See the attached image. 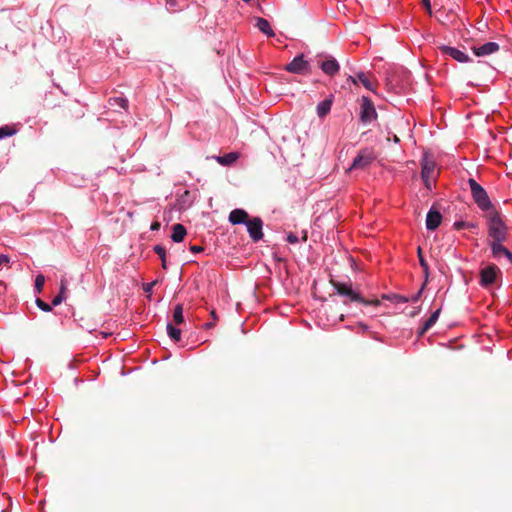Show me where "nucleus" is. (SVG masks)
<instances>
[{
    "label": "nucleus",
    "mask_w": 512,
    "mask_h": 512,
    "mask_svg": "<svg viewBox=\"0 0 512 512\" xmlns=\"http://www.w3.org/2000/svg\"><path fill=\"white\" fill-rule=\"evenodd\" d=\"M441 309H437L431 314V316L425 321L422 328L419 331V337L423 336L438 320Z\"/></svg>",
    "instance_id": "obj_17"
},
{
    "label": "nucleus",
    "mask_w": 512,
    "mask_h": 512,
    "mask_svg": "<svg viewBox=\"0 0 512 512\" xmlns=\"http://www.w3.org/2000/svg\"><path fill=\"white\" fill-rule=\"evenodd\" d=\"M66 291H67V281L66 279H61L60 282V291L58 295H56L52 300V305L57 306L62 303L66 299Z\"/></svg>",
    "instance_id": "obj_20"
},
{
    "label": "nucleus",
    "mask_w": 512,
    "mask_h": 512,
    "mask_svg": "<svg viewBox=\"0 0 512 512\" xmlns=\"http://www.w3.org/2000/svg\"><path fill=\"white\" fill-rule=\"evenodd\" d=\"M173 321L175 324L180 325L185 322L183 315V305L177 304L173 311Z\"/></svg>",
    "instance_id": "obj_22"
},
{
    "label": "nucleus",
    "mask_w": 512,
    "mask_h": 512,
    "mask_svg": "<svg viewBox=\"0 0 512 512\" xmlns=\"http://www.w3.org/2000/svg\"><path fill=\"white\" fill-rule=\"evenodd\" d=\"M36 305L44 312H50L52 310V306L44 302L42 299H36Z\"/></svg>",
    "instance_id": "obj_28"
},
{
    "label": "nucleus",
    "mask_w": 512,
    "mask_h": 512,
    "mask_svg": "<svg viewBox=\"0 0 512 512\" xmlns=\"http://www.w3.org/2000/svg\"><path fill=\"white\" fill-rule=\"evenodd\" d=\"M45 284V277L42 274L36 276L35 279V290L37 293H41Z\"/></svg>",
    "instance_id": "obj_27"
},
{
    "label": "nucleus",
    "mask_w": 512,
    "mask_h": 512,
    "mask_svg": "<svg viewBox=\"0 0 512 512\" xmlns=\"http://www.w3.org/2000/svg\"><path fill=\"white\" fill-rule=\"evenodd\" d=\"M395 299L396 302L398 303H406L409 301V298H406L405 296H401V295H394L393 297Z\"/></svg>",
    "instance_id": "obj_35"
},
{
    "label": "nucleus",
    "mask_w": 512,
    "mask_h": 512,
    "mask_svg": "<svg viewBox=\"0 0 512 512\" xmlns=\"http://www.w3.org/2000/svg\"><path fill=\"white\" fill-rule=\"evenodd\" d=\"M211 317L213 318V320L216 322L218 320V317L216 315V312L215 310H212L211 313H210Z\"/></svg>",
    "instance_id": "obj_45"
},
{
    "label": "nucleus",
    "mask_w": 512,
    "mask_h": 512,
    "mask_svg": "<svg viewBox=\"0 0 512 512\" xmlns=\"http://www.w3.org/2000/svg\"><path fill=\"white\" fill-rule=\"evenodd\" d=\"M332 100L325 99L317 105V115L320 118L325 117L331 110Z\"/></svg>",
    "instance_id": "obj_21"
},
{
    "label": "nucleus",
    "mask_w": 512,
    "mask_h": 512,
    "mask_svg": "<svg viewBox=\"0 0 512 512\" xmlns=\"http://www.w3.org/2000/svg\"><path fill=\"white\" fill-rule=\"evenodd\" d=\"M423 272L425 274L426 277H428V274H429V266L427 265V269H423Z\"/></svg>",
    "instance_id": "obj_47"
},
{
    "label": "nucleus",
    "mask_w": 512,
    "mask_h": 512,
    "mask_svg": "<svg viewBox=\"0 0 512 512\" xmlns=\"http://www.w3.org/2000/svg\"><path fill=\"white\" fill-rule=\"evenodd\" d=\"M488 232L492 241H505L507 228L503 223L499 213L494 209L488 212Z\"/></svg>",
    "instance_id": "obj_1"
},
{
    "label": "nucleus",
    "mask_w": 512,
    "mask_h": 512,
    "mask_svg": "<svg viewBox=\"0 0 512 512\" xmlns=\"http://www.w3.org/2000/svg\"><path fill=\"white\" fill-rule=\"evenodd\" d=\"M359 325H360L361 329H366L367 328V326L365 324H363V323H360Z\"/></svg>",
    "instance_id": "obj_50"
},
{
    "label": "nucleus",
    "mask_w": 512,
    "mask_h": 512,
    "mask_svg": "<svg viewBox=\"0 0 512 512\" xmlns=\"http://www.w3.org/2000/svg\"><path fill=\"white\" fill-rule=\"evenodd\" d=\"M285 70L295 74H308L311 72L310 64L304 59L303 55L295 57L289 64L285 66Z\"/></svg>",
    "instance_id": "obj_6"
},
{
    "label": "nucleus",
    "mask_w": 512,
    "mask_h": 512,
    "mask_svg": "<svg viewBox=\"0 0 512 512\" xmlns=\"http://www.w3.org/2000/svg\"><path fill=\"white\" fill-rule=\"evenodd\" d=\"M167 9L170 11H175V7L177 5L176 0H166Z\"/></svg>",
    "instance_id": "obj_33"
},
{
    "label": "nucleus",
    "mask_w": 512,
    "mask_h": 512,
    "mask_svg": "<svg viewBox=\"0 0 512 512\" xmlns=\"http://www.w3.org/2000/svg\"><path fill=\"white\" fill-rule=\"evenodd\" d=\"M320 67H321L322 71L329 76H334L335 74L338 73V71L340 69L339 63L336 61L335 58H332V57H329L328 59L323 61L320 64Z\"/></svg>",
    "instance_id": "obj_13"
},
{
    "label": "nucleus",
    "mask_w": 512,
    "mask_h": 512,
    "mask_svg": "<svg viewBox=\"0 0 512 512\" xmlns=\"http://www.w3.org/2000/svg\"><path fill=\"white\" fill-rule=\"evenodd\" d=\"M467 183L470 187L472 198L477 206L483 211L490 212L494 210L486 190L474 178H469Z\"/></svg>",
    "instance_id": "obj_2"
},
{
    "label": "nucleus",
    "mask_w": 512,
    "mask_h": 512,
    "mask_svg": "<svg viewBox=\"0 0 512 512\" xmlns=\"http://www.w3.org/2000/svg\"><path fill=\"white\" fill-rule=\"evenodd\" d=\"M375 160V155L368 149L361 150L358 155L354 158L348 171L352 170H364L370 166Z\"/></svg>",
    "instance_id": "obj_3"
},
{
    "label": "nucleus",
    "mask_w": 512,
    "mask_h": 512,
    "mask_svg": "<svg viewBox=\"0 0 512 512\" xmlns=\"http://www.w3.org/2000/svg\"><path fill=\"white\" fill-rule=\"evenodd\" d=\"M376 118L377 112L373 102L368 97L363 96L361 99L360 120L363 123H371Z\"/></svg>",
    "instance_id": "obj_5"
},
{
    "label": "nucleus",
    "mask_w": 512,
    "mask_h": 512,
    "mask_svg": "<svg viewBox=\"0 0 512 512\" xmlns=\"http://www.w3.org/2000/svg\"><path fill=\"white\" fill-rule=\"evenodd\" d=\"M155 284H156V282H155V281H154V282H151V283L146 284V285H145V287H144V290H145L146 292H150V291H151V289H152V287H153Z\"/></svg>",
    "instance_id": "obj_42"
},
{
    "label": "nucleus",
    "mask_w": 512,
    "mask_h": 512,
    "mask_svg": "<svg viewBox=\"0 0 512 512\" xmlns=\"http://www.w3.org/2000/svg\"><path fill=\"white\" fill-rule=\"evenodd\" d=\"M423 5L425 6L426 10L431 14V4L430 0H422Z\"/></svg>",
    "instance_id": "obj_40"
},
{
    "label": "nucleus",
    "mask_w": 512,
    "mask_h": 512,
    "mask_svg": "<svg viewBox=\"0 0 512 512\" xmlns=\"http://www.w3.org/2000/svg\"><path fill=\"white\" fill-rule=\"evenodd\" d=\"M468 227V223L464 222V221H457L454 223V228L456 230H461V229H464Z\"/></svg>",
    "instance_id": "obj_32"
},
{
    "label": "nucleus",
    "mask_w": 512,
    "mask_h": 512,
    "mask_svg": "<svg viewBox=\"0 0 512 512\" xmlns=\"http://www.w3.org/2000/svg\"><path fill=\"white\" fill-rule=\"evenodd\" d=\"M500 273V269L494 265L491 264L487 266L486 268L482 269L480 272V284L484 287H487L491 284H493L497 278V275Z\"/></svg>",
    "instance_id": "obj_8"
},
{
    "label": "nucleus",
    "mask_w": 512,
    "mask_h": 512,
    "mask_svg": "<svg viewBox=\"0 0 512 512\" xmlns=\"http://www.w3.org/2000/svg\"><path fill=\"white\" fill-rule=\"evenodd\" d=\"M247 231L249 233L250 238L254 242H258L263 237L262 227L263 222L261 218L254 217L252 219L249 218V220L246 223Z\"/></svg>",
    "instance_id": "obj_7"
},
{
    "label": "nucleus",
    "mask_w": 512,
    "mask_h": 512,
    "mask_svg": "<svg viewBox=\"0 0 512 512\" xmlns=\"http://www.w3.org/2000/svg\"><path fill=\"white\" fill-rule=\"evenodd\" d=\"M161 261H162V268L167 269L166 258H164V260H161Z\"/></svg>",
    "instance_id": "obj_46"
},
{
    "label": "nucleus",
    "mask_w": 512,
    "mask_h": 512,
    "mask_svg": "<svg viewBox=\"0 0 512 512\" xmlns=\"http://www.w3.org/2000/svg\"><path fill=\"white\" fill-rule=\"evenodd\" d=\"M417 254H418L420 266L422 267V269H427V264L428 263H427V261L425 260L423 254H422L421 247H418Z\"/></svg>",
    "instance_id": "obj_30"
},
{
    "label": "nucleus",
    "mask_w": 512,
    "mask_h": 512,
    "mask_svg": "<svg viewBox=\"0 0 512 512\" xmlns=\"http://www.w3.org/2000/svg\"><path fill=\"white\" fill-rule=\"evenodd\" d=\"M503 241H492L490 243L493 256L496 258L501 257L502 255L506 256L510 261H512V254L511 252L504 247L501 243Z\"/></svg>",
    "instance_id": "obj_14"
},
{
    "label": "nucleus",
    "mask_w": 512,
    "mask_h": 512,
    "mask_svg": "<svg viewBox=\"0 0 512 512\" xmlns=\"http://www.w3.org/2000/svg\"><path fill=\"white\" fill-rule=\"evenodd\" d=\"M204 250V248L202 246H198V245H192L190 246V251L192 253H200Z\"/></svg>",
    "instance_id": "obj_36"
},
{
    "label": "nucleus",
    "mask_w": 512,
    "mask_h": 512,
    "mask_svg": "<svg viewBox=\"0 0 512 512\" xmlns=\"http://www.w3.org/2000/svg\"><path fill=\"white\" fill-rule=\"evenodd\" d=\"M330 283L340 296L347 297L352 302L363 301L361 295L352 289L351 284L336 281L334 279H331Z\"/></svg>",
    "instance_id": "obj_4"
},
{
    "label": "nucleus",
    "mask_w": 512,
    "mask_h": 512,
    "mask_svg": "<svg viewBox=\"0 0 512 512\" xmlns=\"http://www.w3.org/2000/svg\"><path fill=\"white\" fill-rule=\"evenodd\" d=\"M255 26L265 35L268 37H273L275 34L273 30L271 29L270 23L265 19L261 17H257Z\"/></svg>",
    "instance_id": "obj_18"
},
{
    "label": "nucleus",
    "mask_w": 512,
    "mask_h": 512,
    "mask_svg": "<svg viewBox=\"0 0 512 512\" xmlns=\"http://www.w3.org/2000/svg\"><path fill=\"white\" fill-rule=\"evenodd\" d=\"M427 189L432 188V178H422Z\"/></svg>",
    "instance_id": "obj_38"
},
{
    "label": "nucleus",
    "mask_w": 512,
    "mask_h": 512,
    "mask_svg": "<svg viewBox=\"0 0 512 512\" xmlns=\"http://www.w3.org/2000/svg\"><path fill=\"white\" fill-rule=\"evenodd\" d=\"M302 240H303V241H306V240H307V233H306V232H304V233H303Z\"/></svg>",
    "instance_id": "obj_49"
},
{
    "label": "nucleus",
    "mask_w": 512,
    "mask_h": 512,
    "mask_svg": "<svg viewBox=\"0 0 512 512\" xmlns=\"http://www.w3.org/2000/svg\"><path fill=\"white\" fill-rule=\"evenodd\" d=\"M109 103L111 106H119L123 109L128 106V100L122 96L110 98Z\"/></svg>",
    "instance_id": "obj_25"
},
{
    "label": "nucleus",
    "mask_w": 512,
    "mask_h": 512,
    "mask_svg": "<svg viewBox=\"0 0 512 512\" xmlns=\"http://www.w3.org/2000/svg\"><path fill=\"white\" fill-rule=\"evenodd\" d=\"M228 220L233 225L245 224L249 220V214L244 209H234L229 213Z\"/></svg>",
    "instance_id": "obj_12"
},
{
    "label": "nucleus",
    "mask_w": 512,
    "mask_h": 512,
    "mask_svg": "<svg viewBox=\"0 0 512 512\" xmlns=\"http://www.w3.org/2000/svg\"><path fill=\"white\" fill-rule=\"evenodd\" d=\"M160 226H161V225H160V223H159V222H157V221H155V222H153V223L151 224L150 229H151L152 231H157V230H159V229H160Z\"/></svg>",
    "instance_id": "obj_41"
},
{
    "label": "nucleus",
    "mask_w": 512,
    "mask_h": 512,
    "mask_svg": "<svg viewBox=\"0 0 512 512\" xmlns=\"http://www.w3.org/2000/svg\"><path fill=\"white\" fill-rule=\"evenodd\" d=\"M287 241H288L289 243H291V244H295V243H298V242H299V239H298V237H297L295 234L290 233V234H288V236H287Z\"/></svg>",
    "instance_id": "obj_34"
},
{
    "label": "nucleus",
    "mask_w": 512,
    "mask_h": 512,
    "mask_svg": "<svg viewBox=\"0 0 512 512\" xmlns=\"http://www.w3.org/2000/svg\"><path fill=\"white\" fill-rule=\"evenodd\" d=\"M393 141H394L395 143H398V142L400 141V139L398 138V136H397V135H393Z\"/></svg>",
    "instance_id": "obj_48"
},
{
    "label": "nucleus",
    "mask_w": 512,
    "mask_h": 512,
    "mask_svg": "<svg viewBox=\"0 0 512 512\" xmlns=\"http://www.w3.org/2000/svg\"><path fill=\"white\" fill-rule=\"evenodd\" d=\"M474 54L478 57L493 54L499 50V45L496 42H487L479 47L472 48Z\"/></svg>",
    "instance_id": "obj_11"
},
{
    "label": "nucleus",
    "mask_w": 512,
    "mask_h": 512,
    "mask_svg": "<svg viewBox=\"0 0 512 512\" xmlns=\"http://www.w3.org/2000/svg\"><path fill=\"white\" fill-rule=\"evenodd\" d=\"M17 130L13 126H2L0 127V139H3L4 137L13 136L16 134Z\"/></svg>",
    "instance_id": "obj_26"
},
{
    "label": "nucleus",
    "mask_w": 512,
    "mask_h": 512,
    "mask_svg": "<svg viewBox=\"0 0 512 512\" xmlns=\"http://www.w3.org/2000/svg\"><path fill=\"white\" fill-rule=\"evenodd\" d=\"M167 333L169 337L174 340L175 342L180 341L181 339V330L174 327L172 323L167 324Z\"/></svg>",
    "instance_id": "obj_23"
},
{
    "label": "nucleus",
    "mask_w": 512,
    "mask_h": 512,
    "mask_svg": "<svg viewBox=\"0 0 512 512\" xmlns=\"http://www.w3.org/2000/svg\"><path fill=\"white\" fill-rule=\"evenodd\" d=\"M442 221V215L438 210L431 208L426 216V228L428 230H435L439 227Z\"/></svg>",
    "instance_id": "obj_10"
},
{
    "label": "nucleus",
    "mask_w": 512,
    "mask_h": 512,
    "mask_svg": "<svg viewBox=\"0 0 512 512\" xmlns=\"http://www.w3.org/2000/svg\"><path fill=\"white\" fill-rule=\"evenodd\" d=\"M422 178H433L435 172V162L433 160L428 159L427 157L423 158L421 162Z\"/></svg>",
    "instance_id": "obj_15"
},
{
    "label": "nucleus",
    "mask_w": 512,
    "mask_h": 512,
    "mask_svg": "<svg viewBox=\"0 0 512 512\" xmlns=\"http://www.w3.org/2000/svg\"><path fill=\"white\" fill-rule=\"evenodd\" d=\"M213 158L222 166H230L239 158V153L230 152L223 156H214Z\"/></svg>",
    "instance_id": "obj_16"
},
{
    "label": "nucleus",
    "mask_w": 512,
    "mask_h": 512,
    "mask_svg": "<svg viewBox=\"0 0 512 512\" xmlns=\"http://www.w3.org/2000/svg\"><path fill=\"white\" fill-rule=\"evenodd\" d=\"M9 263V258L8 256L6 255H0V266L3 265V264H8Z\"/></svg>",
    "instance_id": "obj_39"
},
{
    "label": "nucleus",
    "mask_w": 512,
    "mask_h": 512,
    "mask_svg": "<svg viewBox=\"0 0 512 512\" xmlns=\"http://www.w3.org/2000/svg\"><path fill=\"white\" fill-rule=\"evenodd\" d=\"M172 230L173 232L171 235V239L177 243L183 241L184 237L187 234L186 228L182 224L178 223L173 225Z\"/></svg>",
    "instance_id": "obj_19"
},
{
    "label": "nucleus",
    "mask_w": 512,
    "mask_h": 512,
    "mask_svg": "<svg viewBox=\"0 0 512 512\" xmlns=\"http://www.w3.org/2000/svg\"><path fill=\"white\" fill-rule=\"evenodd\" d=\"M214 326H215V321H213V322H208V323H206V324H205V328H206V329H210V328H212V327H214Z\"/></svg>",
    "instance_id": "obj_44"
},
{
    "label": "nucleus",
    "mask_w": 512,
    "mask_h": 512,
    "mask_svg": "<svg viewBox=\"0 0 512 512\" xmlns=\"http://www.w3.org/2000/svg\"><path fill=\"white\" fill-rule=\"evenodd\" d=\"M153 250L161 260H164V258H166V249L162 245H156Z\"/></svg>",
    "instance_id": "obj_29"
},
{
    "label": "nucleus",
    "mask_w": 512,
    "mask_h": 512,
    "mask_svg": "<svg viewBox=\"0 0 512 512\" xmlns=\"http://www.w3.org/2000/svg\"><path fill=\"white\" fill-rule=\"evenodd\" d=\"M357 81H358V79H356V78H354V77H352V76H349V77L347 78V82H351V83H353V84H355V85H357Z\"/></svg>",
    "instance_id": "obj_43"
},
{
    "label": "nucleus",
    "mask_w": 512,
    "mask_h": 512,
    "mask_svg": "<svg viewBox=\"0 0 512 512\" xmlns=\"http://www.w3.org/2000/svg\"><path fill=\"white\" fill-rule=\"evenodd\" d=\"M439 50L443 54L449 55L450 57H452L453 59H455L456 61H458L460 63H465L470 60V58L467 54H465L463 51H461L457 48H454V47L442 45L439 47Z\"/></svg>",
    "instance_id": "obj_9"
},
{
    "label": "nucleus",
    "mask_w": 512,
    "mask_h": 512,
    "mask_svg": "<svg viewBox=\"0 0 512 512\" xmlns=\"http://www.w3.org/2000/svg\"><path fill=\"white\" fill-rule=\"evenodd\" d=\"M359 303H362L364 305H373V306H379L380 305V301L378 299H375V300H365L363 298V301H359Z\"/></svg>",
    "instance_id": "obj_31"
},
{
    "label": "nucleus",
    "mask_w": 512,
    "mask_h": 512,
    "mask_svg": "<svg viewBox=\"0 0 512 512\" xmlns=\"http://www.w3.org/2000/svg\"><path fill=\"white\" fill-rule=\"evenodd\" d=\"M357 79H358V81H360L363 84V86L366 89H368L370 91H374L373 83L369 80V78L367 77V75L364 72L358 73Z\"/></svg>",
    "instance_id": "obj_24"
},
{
    "label": "nucleus",
    "mask_w": 512,
    "mask_h": 512,
    "mask_svg": "<svg viewBox=\"0 0 512 512\" xmlns=\"http://www.w3.org/2000/svg\"><path fill=\"white\" fill-rule=\"evenodd\" d=\"M423 288H424V287H422V288L418 291V293H416L415 295H413V296L409 299V301L417 302V301L419 300V298L421 297V294H422Z\"/></svg>",
    "instance_id": "obj_37"
}]
</instances>
